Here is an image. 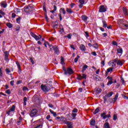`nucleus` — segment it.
<instances>
[{
    "label": "nucleus",
    "instance_id": "nucleus-1",
    "mask_svg": "<svg viewBox=\"0 0 128 128\" xmlns=\"http://www.w3.org/2000/svg\"><path fill=\"white\" fill-rule=\"evenodd\" d=\"M40 88L42 90H43L45 92H50V90L52 88V85L50 84H42Z\"/></svg>",
    "mask_w": 128,
    "mask_h": 128
},
{
    "label": "nucleus",
    "instance_id": "nucleus-2",
    "mask_svg": "<svg viewBox=\"0 0 128 128\" xmlns=\"http://www.w3.org/2000/svg\"><path fill=\"white\" fill-rule=\"evenodd\" d=\"M34 124H37L36 126L34 128H42V124H44V120L39 119L37 120L34 121Z\"/></svg>",
    "mask_w": 128,
    "mask_h": 128
},
{
    "label": "nucleus",
    "instance_id": "nucleus-3",
    "mask_svg": "<svg viewBox=\"0 0 128 128\" xmlns=\"http://www.w3.org/2000/svg\"><path fill=\"white\" fill-rule=\"evenodd\" d=\"M36 114H38V110L36 108L33 109L30 114V116H31V118L36 116Z\"/></svg>",
    "mask_w": 128,
    "mask_h": 128
},
{
    "label": "nucleus",
    "instance_id": "nucleus-4",
    "mask_svg": "<svg viewBox=\"0 0 128 128\" xmlns=\"http://www.w3.org/2000/svg\"><path fill=\"white\" fill-rule=\"evenodd\" d=\"M108 10V8L104 5H101L100 6L99 12H106Z\"/></svg>",
    "mask_w": 128,
    "mask_h": 128
},
{
    "label": "nucleus",
    "instance_id": "nucleus-5",
    "mask_svg": "<svg viewBox=\"0 0 128 128\" xmlns=\"http://www.w3.org/2000/svg\"><path fill=\"white\" fill-rule=\"evenodd\" d=\"M15 110H16V106L12 105L11 108L8 111H6V114L8 116H10V112H14Z\"/></svg>",
    "mask_w": 128,
    "mask_h": 128
},
{
    "label": "nucleus",
    "instance_id": "nucleus-6",
    "mask_svg": "<svg viewBox=\"0 0 128 128\" xmlns=\"http://www.w3.org/2000/svg\"><path fill=\"white\" fill-rule=\"evenodd\" d=\"M52 50H54V52L56 54V56H59V54H60V48L56 45H55L54 48L52 49Z\"/></svg>",
    "mask_w": 128,
    "mask_h": 128
},
{
    "label": "nucleus",
    "instance_id": "nucleus-7",
    "mask_svg": "<svg viewBox=\"0 0 128 128\" xmlns=\"http://www.w3.org/2000/svg\"><path fill=\"white\" fill-rule=\"evenodd\" d=\"M30 34L32 38H34V40H40V38H42L41 36H40V37H39L38 36H36L34 33L32 32H31L30 33Z\"/></svg>",
    "mask_w": 128,
    "mask_h": 128
},
{
    "label": "nucleus",
    "instance_id": "nucleus-8",
    "mask_svg": "<svg viewBox=\"0 0 128 128\" xmlns=\"http://www.w3.org/2000/svg\"><path fill=\"white\" fill-rule=\"evenodd\" d=\"M4 54H5L4 60H6V62H9L8 56L10 55V52H8V51H5Z\"/></svg>",
    "mask_w": 128,
    "mask_h": 128
},
{
    "label": "nucleus",
    "instance_id": "nucleus-9",
    "mask_svg": "<svg viewBox=\"0 0 128 128\" xmlns=\"http://www.w3.org/2000/svg\"><path fill=\"white\" fill-rule=\"evenodd\" d=\"M107 79L108 80L107 86H110V84H114V82L112 81V77L108 76L107 77Z\"/></svg>",
    "mask_w": 128,
    "mask_h": 128
},
{
    "label": "nucleus",
    "instance_id": "nucleus-10",
    "mask_svg": "<svg viewBox=\"0 0 128 128\" xmlns=\"http://www.w3.org/2000/svg\"><path fill=\"white\" fill-rule=\"evenodd\" d=\"M74 70L70 68H67L66 70V75L68 74L69 76H71V74H74Z\"/></svg>",
    "mask_w": 128,
    "mask_h": 128
},
{
    "label": "nucleus",
    "instance_id": "nucleus-11",
    "mask_svg": "<svg viewBox=\"0 0 128 128\" xmlns=\"http://www.w3.org/2000/svg\"><path fill=\"white\" fill-rule=\"evenodd\" d=\"M81 18H82V20L84 22H88V17H87L86 16V15H82Z\"/></svg>",
    "mask_w": 128,
    "mask_h": 128
},
{
    "label": "nucleus",
    "instance_id": "nucleus-12",
    "mask_svg": "<svg viewBox=\"0 0 128 128\" xmlns=\"http://www.w3.org/2000/svg\"><path fill=\"white\" fill-rule=\"evenodd\" d=\"M80 48L81 50L83 52H84L86 50V46H84L83 44H82L80 46Z\"/></svg>",
    "mask_w": 128,
    "mask_h": 128
},
{
    "label": "nucleus",
    "instance_id": "nucleus-13",
    "mask_svg": "<svg viewBox=\"0 0 128 128\" xmlns=\"http://www.w3.org/2000/svg\"><path fill=\"white\" fill-rule=\"evenodd\" d=\"M60 14H63L64 15L66 14V10H64V8H62L60 10Z\"/></svg>",
    "mask_w": 128,
    "mask_h": 128
},
{
    "label": "nucleus",
    "instance_id": "nucleus-14",
    "mask_svg": "<svg viewBox=\"0 0 128 128\" xmlns=\"http://www.w3.org/2000/svg\"><path fill=\"white\" fill-rule=\"evenodd\" d=\"M24 12H30L31 10H28L30 8V6H25L24 7Z\"/></svg>",
    "mask_w": 128,
    "mask_h": 128
},
{
    "label": "nucleus",
    "instance_id": "nucleus-15",
    "mask_svg": "<svg viewBox=\"0 0 128 128\" xmlns=\"http://www.w3.org/2000/svg\"><path fill=\"white\" fill-rule=\"evenodd\" d=\"M90 126H96V120L94 119H92L90 122Z\"/></svg>",
    "mask_w": 128,
    "mask_h": 128
},
{
    "label": "nucleus",
    "instance_id": "nucleus-16",
    "mask_svg": "<svg viewBox=\"0 0 128 128\" xmlns=\"http://www.w3.org/2000/svg\"><path fill=\"white\" fill-rule=\"evenodd\" d=\"M102 22L103 24V28H106L108 26V24L104 19H102Z\"/></svg>",
    "mask_w": 128,
    "mask_h": 128
},
{
    "label": "nucleus",
    "instance_id": "nucleus-17",
    "mask_svg": "<svg viewBox=\"0 0 128 128\" xmlns=\"http://www.w3.org/2000/svg\"><path fill=\"white\" fill-rule=\"evenodd\" d=\"M122 10L124 16H128V9H126V8L124 7Z\"/></svg>",
    "mask_w": 128,
    "mask_h": 128
},
{
    "label": "nucleus",
    "instance_id": "nucleus-18",
    "mask_svg": "<svg viewBox=\"0 0 128 128\" xmlns=\"http://www.w3.org/2000/svg\"><path fill=\"white\" fill-rule=\"evenodd\" d=\"M108 102H110V104H114V102H116V100L114 99V98H110L108 100Z\"/></svg>",
    "mask_w": 128,
    "mask_h": 128
},
{
    "label": "nucleus",
    "instance_id": "nucleus-19",
    "mask_svg": "<svg viewBox=\"0 0 128 128\" xmlns=\"http://www.w3.org/2000/svg\"><path fill=\"white\" fill-rule=\"evenodd\" d=\"M57 8L56 5L54 6V10H50V12H52V14H54L55 12H56Z\"/></svg>",
    "mask_w": 128,
    "mask_h": 128
},
{
    "label": "nucleus",
    "instance_id": "nucleus-20",
    "mask_svg": "<svg viewBox=\"0 0 128 128\" xmlns=\"http://www.w3.org/2000/svg\"><path fill=\"white\" fill-rule=\"evenodd\" d=\"M1 8H6V6H8V4L4 3V2H2L1 5H0Z\"/></svg>",
    "mask_w": 128,
    "mask_h": 128
},
{
    "label": "nucleus",
    "instance_id": "nucleus-21",
    "mask_svg": "<svg viewBox=\"0 0 128 128\" xmlns=\"http://www.w3.org/2000/svg\"><path fill=\"white\" fill-rule=\"evenodd\" d=\"M124 64V62H122V60H120L117 62V66H122Z\"/></svg>",
    "mask_w": 128,
    "mask_h": 128
},
{
    "label": "nucleus",
    "instance_id": "nucleus-22",
    "mask_svg": "<svg viewBox=\"0 0 128 128\" xmlns=\"http://www.w3.org/2000/svg\"><path fill=\"white\" fill-rule=\"evenodd\" d=\"M66 12H68L70 14H72L74 12H72V9H70V8H66Z\"/></svg>",
    "mask_w": 128,
    "mask_h": 128
},
{
    "label": "nucleus",
    "instance_id": "nucleus-23",
    "mask_svg": "<svg viewBox=\"0 0 128 128\" xmlns=\"http://www.w3.org/2000/svg\"><path fill=\"white\" fill-rule=\"evenodd\" d=\"M118 54H122V48L119 47L117 49Z\"/></svg>",
    "mask_w": 128,
    "mask_h": 128
},
{
    "label": "nucleus",
    "instance_id": "nucleus-24",
    "mask_svg": "<svg viewBox=\"0 0 128 128\" xmlns=\"http://www.w3.org/2000/svg\"><path fill=\"white\" fill-rule=\"evenodd\" d=\"M106 112H102V114H100V116L101 118H103V120H106Z\"/></svg>",
    "mask_w": 128,
    "mask_h": 128
},
{
    "label": "nucleus",
    "instance_id": "nucleus-25",
    "mask_svg": "<svg viewBox=\"0 0 128 128\" xmlns=\"http://www.w3.org/2000/svg\"><path fill=\"white\" fill-rule=\"evenodd\" d=\"M104 128H110V124L108 122L104 123Z\"/></svg>",
    "mask_w": 128,
    "mask_h": 128
},
{
    "label": "nucleus",
    "instance_id": "nucleus-26",
    "mask_svg": "<svg viewBox=\"0 0 128 128\" xmlns=\"http://www.w3.org/2000/svg\"><path fill=\"white\" fill-rule=\"evenodd\" d=\"M100 112V107L97 108L95 110L94 112V114H96Z\"/></svg>",
    "mask_w": 128,
    "mask_h": 128
},
{
    "label": "nucleus",
    "instance_id": "nucleus-27",
    "mask_svg": "<svg viewBox=\"0 0 128 128\" xmlns=\"http://www.w3.org/2000/svg\"><path fill=\"white\" fill-rule=\"evenodd\" d=\"M112 70H114V68L112 67L108 68L106 72V74H108V72H112Z\"/></svg>",
    "mask_w": 128,
    "mask_h": 128
},
{
    "label": "nucleus",
    "instance_id": "nucleus-28",
    "mask_svg": "<svg viewBox=\"0 0 128 128\" xmlns=\"http://www.w3.org/2000/svg\"><path fill=\"white\" fill-rule=\"evenodd\" d=\"M6 26L8 28H12V24L10 22H8Z\"/></svg>",
    "mask_w": 128,
    "mask_h": 128
},
{
    "label": "nucleus",
    "instance_id": "nucleus-29",
    "mask_svg": "<svg viewBox=\"0 0 128 128\" xmlns=\"http://www.w3.org/2000/svg\"><path fill=\"white\" fill-rule=\"evenodd\" d=\"M77 76H78L76 79L78 80H82V75L78 74Z\"/></svg>",
    "mask_w": 128,
    "mask_h": 128
},
{
    "label": "nucleus",
    "instance_id": "nucleus-30",
    "mask_svg": "<svg viewBox=\"0 0 128 128\" xmlns=\"http://www.w3.org/2000/svg\"><path fill=\"white\" fill-rule=\"evenodd\" d=\"M96 94H100V92H102V90L100 88H98L97 89H96Z\"/></svg>",
    "mask_w": 128,
    "mask_h": 128
},
{
    "label": "nucleus",
    "instance_id": "nucleus-31",
    "mask_svg": "<svg viewBox=\"0 0 128 128\" xmlns=\"http://www.w3.org/2000/svg\"><path fill=\"white\" fill-rule=\"evenodd\" d=\"M49 112H50L51 114H53L54 116V118H56V112H54V111H52L51 109H50L49 110Z\"/></svg>",
    "mask_w": 128,
    "mask_h": 128
},
{
    "label": "nucleus",
    "instance_id": "nucleus-32",
    "mask_svg": "<svg viewBox=\"0 0 128 128\" xmlns=\"http://www.w3.org/2000/svg\"><path fill=\"white\" fill-rule=\"evenodd\" d=\"M108 97L106 95L105 96H103V100H104V104L106 102V100H108Z\"/></svg>",
    "mask_w": 128,
    "mask_h": 128
},
{
    "label": "nucleus",
    "instance_id": "nucleus-33",
    "mask_svg": "<svg viewBox=\"0 0 128 128\" xmlns=\"http://www.w3.org/2000/svg\"><path fill=\"white\" fill-rule=\"evenodd\" d=\"M114 94V92H108L107 95H106L108 98H110Z\"/></svg>",
    "mask_w": 128,
    "mask_h": 128
},
{
    "label": "nucleus",
    "instance_id": "nucleus-34",
    "mask_svg": "<svg viewBox=\"0 0 128 128\" xmlns=\"http://www.w3.org/2000/svg\"><path fill=\"white\" fill-rule=\"evenodd\" d=\"M48 46H49L50 50H52V49L56 46V45L52 46V44H50Z\"/></svg>",
    "mask_w": 128,
    "mask_h": 128
},
{
    "label": "nucleus",
    "instance_id": "nucleus-35",
    "mask_svg": "<svg viewBox=\"0 0 128 128\" xmlns=\"http://www.w3.org/2000/svg\"><path fill=\"white\" fill-rule=\"evenodd\" d=\"M110 64H112V68H116V64H114V62L112 61H110Z\"/></svg>",
    "mask_w": 128,
    "mask_h": 128
},
{
    "label": "nucleus",
    "instance_id": "nucleus-36",
    "mask_svg": "<svg viewBox=\"0 0 128 128\" xmlns=\"http://www.w3.org/2000/svg\"><path fill=\"white\" fill-rule=\"evenodd\" d=\"M20 20H22L21 17H18V18H17L16 19V21L17 24H20Z\"/></svg>",
    "mask_w": 128,
    "mask_h": 128
},
{
    "label": "nucleus",
    "instance_id": "nucleus-37",
    "mask_svg": "<svg viewBox=\"0 0 128 128\" xmlns=\"http://www.w3.org/2000/svg\"><path fill=\"white\" fill-rule=\"evenodd\" d=\"M93 48H98V43L93 44Z\"/></svg>",
    "mask_w": 128,
    "mask_h": 128
},
{
    "label": "nucleus",
    "instance_id": "nucleus-38",
    "mask_svg": "<svg viewBox=\"0 0 128 128\" xmlns=\"http://www.w3.org/2000/svg\"><path fill=\"white\" fill-rule=\"evenodd\" d=\"M80 58V56L78 55L76 58L74 60V62H78V58Z\"/></svg>",
    "mask_w": 128,
    "mask_h": 128
},
{
    "label": "nucleus",
    "instance_id": "nucleus-39",
    "mask_svg": "<svg viewBox=\"0 0 128 128\" xmlns=\"http://www.w3.org/2000/svg\"><path fill=\"white\" fill-rule=\"evenodd\" d=\"M64 32V28H60V30H59V34H62Z\"/></svg>",
    "mask_w": 128,
    "mask_h": 128
},
{
    "label": "nucleus",
    "instance_id": "nucleus-40",
    "mask_svg": "<svg viewBox=\"0 0 128 128\" xmlns=\"http://www.w3.org/2000/svg\"><path fill=\"white\" fill-rule=\"evenodd\" d=\"M47 44L48 46V44H50V43L48 42L45 40L44 44V46L45 48H48V46H46Z\"/></svg>",
    "mask_w": 128,
    "mask_h": 128
},
{
    "label": "nucleus",
    "instance_id": "nucleus-41",
    "mask_svg": "<svg viewBox=\"0 0 128 128\" xmlns=\"http://www.w3.org/2000/svg\"><path fill=\"white\" fill-rule=\"evenodd\" d=\"M48 106H49V108H52V110H56V108L54 107V105H52V104H48Z\"/></svg>",
    "mask_w": 128,
    "mask_h": 128
},
{
    "label": "nucleus",
    "instance_id": "nucleus-42",
    "mask_svg": "<svg viewBox=\"0 0 128 128\" xmlns=\"http://www.w3.org/2000/svg\"><path fill=\"white\" fill-rule=\"evenodd\" d=\"M118 93H117L116 94L115 97L113 98L114 99V100H115V102H116V100H118Z\"/></svg>",
    "mask_w": 128,
    "mask_h": 128
},
{
    "label": "nucleus",
    "instance_id": "nucleus-43",
    "mask_svg": "<svg viewBox=\"0 0 128 128\" xmlns=\"http://www.w3.org/2000/svg\"><path fill=\"white\" fill-rule=\"evenodd\" d=\"M62 70H64V74L65 76H66V70H67V69L66 68V67L63 66V67H62Z\"/></svg>",
    "mask_w": 128,
    "mask_h": 128
},
{
    "label": "nucleus",
    "instance_id": "nucleus-44",
    "mask_svg": "<svg viewBox=\"0 0 128 128\" xmlns=\"http://www.w3.org/2000/svg\"><path fill=\"white\" fill-rule=\"evenodd\" d=\"M61 64H65L64 63V58L62 56L61 57Z\"/></svg>",
    "mask_w": 128,
    "mask_h": 128
},
{
    "label": "nucleus",
    "instance_id": "nucleus-45",
    "mask_svg": "<svg viewBox=\"0 0 128 128\" xmlns=\"http://www.w3.org/2000/svg\"><path fill=\"white\" fill-rule=\"evenodd\" d=\"M118 120V115L114 114L113 116V120Z\"/></svg>",
    "mask_w": 128,
    "mask_h": 128
},
{
    "label": "nucleus",
    "instance_id": "nucleus-46",
    "mask_svg": "<svg viewBox=\"0 0 128 128\" xmlns=\"http://www.w3.org/2000/svg\"><path fill=\"white\" fill-rule=\"evenodd\" d=\"M76 114L72 113V120H76Z\"/></svg>",
    "mask_w": 128,
    "mask_h": 128
},
{
    "label": "nucleus",
    "instance_id": "nucleus-47",
    "mask_svg": "<svg viewBox=\"0 0 128 128\" xmlns=\"http://www.w3.org/2000/svg\"><path fill=\"white\" fill-rule=\"evenodd\" d=\"M78 2L81 4H84L85 1L84 0H78Z\"/></svg>",
    "mask_w": 128,
    "mask_h": 128
},
{
    "label": "nucleus",
    "instance_id": "nucleus-48",
    "mask_svg": "<svg viewBox=\"0 0 128 128\" xmlns=\"http://www.w3.org/2000/svg\"><path fill=\"white\" fill-rule=\"evenodd\" d=\"M66 38H69V40L72 39V34H68V36H66Z\"/></svg>",
    "mask_w": 128,
    "mask_h": 128
},
{
    "label": "nucleus",
    "instance_id": "nucleus-49",
    "mask_svg": "<svg viewBox=\"0 0 128 128\" xmlns=\"http://www.w3.org/2000/svg\"><path fill=\"white\" fill-rule=\"evenodd\" d=\"M16 32H18V30H20V26L18 25H17L16 26Z\"/></svg>",
    "mask_w": 128,
    "mask_h": 128
},
{
    "label": "nucleus",
    "instance_id": "nucleus-50",
    "mask_svg": "<svg viewBox=\"0 0 128 128\" xmlns=\"http://www.w3.org/2000/svg\"><path fill=\"white\" fill-rule=\"evenodd\" d=\"M118 58H116L114 60H112V62H116V64H118Z\"/></svg>",
    "mask_w": 128,
    "mask_h": 128
},
{
    "label": "nucleus",
    "instance_id": "nucleus-51",
    "mask_svg": "<svg viewBox=\"0 0 128 128\" xmlns=\"http://www.w3.org/2000/svg\"><path fill=\"white\" fill-rule=\"evenodd\" d=\"M58 16L60 18V20L62 22V14H59Z\"/></svg>",
    "mask_w": 128,
    "mask_h": 128
},
{
    "label": "nucleus",
    "instance_id": "nucleus-52",
    "mask_svg": "<svg viewBox=\"0 0 128 128\" xmlns=\"http://www.w3.org/2000/svg\"><path fill=\"white\" fill-rule=\"evenodd\" d=\"M5 92L7 94H11L10 90V89L6 90Z\"/></svg>",
    "mask_w": 128,
    "mask_h": 128
},
{
    "label": "nucleus",
    "instance_id": "nucleus-53",
    "mask_svg": "<svg viewBox=\"0 0 128 128\" xmlns=\"http://www.w3.org/2000/svg\"><path fill=\"white\" fill-rule=\"evenodd\" d=\"M112 44L113 46H118V42H116L114 40L112 42Z\"/></svg>",
    "mask_w": 128,
    "mask_h": 128
},
{
    "label": "nucleus",
    "instance_id": "nucleus-54",
    "mask_svg": "<svg viewBox=\"0 0 128 128\" xmlns=\"http://www.w3.org/2000/svg\"><path fill=\"white\" fill-rule=\"evenodd\" d=\"M78 112V110L76 108H74L72 110V112Z\"/></svg>",
    "mask_w": 128,
    "mask_h": 128
},
{
    "label": "nucleus",
    "instance_id": "nucleus-55",
    "mask_svg": "<svg viewBox=\"0 0 128 128\" xmlns=\"http://www.w3.org/2000/svg\"><path fill=\"white\" fill-rule=\"evenodd\" d=\"M66 118H67V120H70V114H66Z\"/></svg>",
    "mask_w": 128,
    "mask_h": 128
},
{
    "label": "nucleus",
    "instance_id": "nucleus-56",
    "mask_svg": "<svg viewBox=\"0 0 128 128\" xmlns=\"http://www.w3.org/2000/svg\"><path fill=\"white\" fill-rule=\"evenodd\" d=\"M16 64L18 68L20 67V62H18V61L16 62Z\"/></svg>",
    "mask_w": 128,
    "mask_h": 128
},
{
    "label": "nucleus",
    "instance_id": "nucleus-57",
    "mask_svg": "<svg viewBox=\"0 0 128 128\" xmlns=\"http://www.w3.org/2000/svg\"><path fill=\"white\" fill-rule=\"evenodd\" d=\"M0 14H2V16H6V13L4 12L2 10H0Z\"/></svg>",
    "mask_w": 128,
    "mask_h": 128
},
{
    "label": "nucleus",
    "instance_id": "nucleus-58",
    "mask_svg": "<svg viewBox=\"0 0 128 128\" xmlns=\"http://www.w3.org/2000/svg\"><path fill=\"white\" fill-rule=\"evenodd\" d=\"M43 10H44L45 12H46V5L43 6Z\"/></svg>",
    "mask_w": 128,
    "mask_h": 128
},
{
    "label": "nucleus",
    "instance_id": "nucleus-59",
    "mask_svg": "<svg viewBox=\"0 0 128 128\" xmlns=\"http://www.w3.org/2000/svg\"><path fill=\"white\" fill-rule=\"evenodd\" d=\"M12 18H16V14L14 13H12Z\"/></svg>",
    "mask_w": 128,
    "mask_h": 128
},
{
    "label": "nucleus",
    "instance_id": "nucleus-60",
    "mask_svg": "<svg viewBox=\"0 0 128 128\" xmlns=\"http://www.w3.org/2000/svg\"><path fill=\"white\" fill-rule=\"evenodd\" d=\"M120 80L122 82V84H124L125 82H124V78L121 77Z\"/></svg>",
    "mask_w": 128,
    "mask_h": 128
},
{
    "label": "nucleus",
    "instance_id": "nucleus-61",
    "mask_svg": "<svg viewBox=\"0 0 128 128\" xmlns=\"http://www.w3.org/2000/svg\"><path fill=\"white\" fill-rule=\"evenodd\" d=\"M92 56H96L97 54H96V52H93L92 53Z\"/></svg>",
    "mask_w": 128,
    "mask_h": 128
},
{
    "label": "nucleus",
    "instance_id": "nucleus-62",
    "mask_svg": "<svg viewBox=\"0 0 128 128\" xmlns=\"http://www.w3.org/2000/svg\"><path fill=\"white\" fill-rule=\"evenodd\" d=\"M122 96L124 98H126V100H128V96L122 94Z\"/></svg>",
    "mask_w": 128,
    "mask_h": 128
},
{
    "label": "nucleus",
    "instance_id": "nucleus-63",
    "mask_svg": "<svg viewBox=\"0 0 128 128\" xmlns=\"http://www.w3.org/2000/svg\"><path fill=\"white\" fill-rule=\"evenodd\" d=\"M22 90H28V88L26 86H24L23 87Z\"/></svg>",
    "mask_w": 128,
    "mask_h": 128
},
{
    "label": "nucleus",
    "instance_id": "nucleus-64",
    "mask_svg": "<svg viewBox=\"0 0 128 128\" xmlns=\"http://www.w3.org/2000/svg\"><path fill=\"white\" fill-rule=\"evenodd\" d=\"M78 92H80V93L82 92V88H80L78 90Z\"/></svg>",
    "mask_w": 128,
    "mask_h": 128
}]
</instances>
